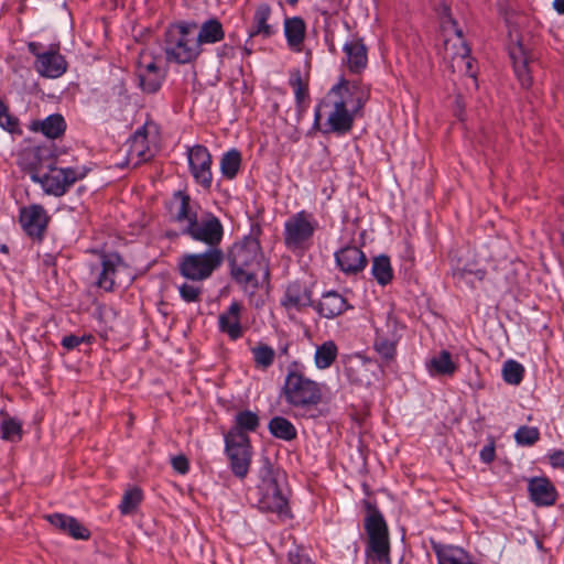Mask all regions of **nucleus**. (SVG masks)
Returning a JSON list of instances; mask_svg holds the SVG:
<instances>
[{"label": "nucleus", "mask_w": 564, "mask_h": 564, "mask_svg": "<svg viewBox=\"0 0 564 564\" xmlns=\"http://www.w3.org/2000/svg\"><path fill=\"white\" fill-rule=\"evenodd\" d=\"M48 171L50 173L43 175L33 173L31 180L39 183L46 194L61 197L66 194L77 181L83 180L89 170L85 166L56 167L54 165L53 169Z\"/></svg>", "instance_id": "nucleus-8"}, {"label": "nucleus", "mask_w": 564, "mask_h": 564, "mask_svg": "<svg viewBox=\"0 0 564 564\" xmlns=\"http://www.w3.org/2000/svg\"><path fill=\"white\" fill-rule=\"evenodd\" d=\"M0 128L13 137L23 134L20 119L11 112L9 105L2 98H0Z\"/></svg>", "instance_id": "nucleus-37"}, {"label": "nucleus", "mask_w": 564, "mask_h": 564, "mask_svg": "<svg viewBox=\"0 0 564 564\" xmlns=\"http://www.w3.org/2000/svg\"><path fill=\"white\" fill-rule=\"evenodd\" d=\"M0 434L1 438L4 441L18 442L22 436V425L18 420L7 417L1 423Z\"/></svg>", "instance_id": "nucleus-47"}, {"label": "nucleus", "mask_w": 564, "mask_h": 564, "mask_svg": "<svg viewBox=\"0 0 564 564\" xmlns=\"http://www.w3.org/2000/svg\"><path fill=\"white\" fill-rule=\"evenodd\" d=\"M285 400L301 411L302 416H314L317 404V383L306 378L296 364L290 367L283 386Z\"/></svg>", "instance_id": "nucleus-4"}, {"label": "nucleus", "mask_w": 564, "mask_h": 564, "mask_svg": "<svg viewBox=\"0 0 564 564\" xmlns=\"http://www.w3.org/2000/svg\"><path fill=\"white\" fill-rule=\"evenodd\" d=\"M496 457V448L494 442L485 445L479 452V458L485 464H490Z\"/></svg>", "instance_id": "nucleus-52"}, {"label": "nucleus", "mask_w": 564, "mask_h": 564, "mask_svg": "<svg viewBox=\"0 0 564 564\" xmlns=\"http://www.w3.org/2000/svg\"><path fill=\"white\" fill-rule=\"evenodd\" d=\"M271 14V9L268 4H260L253 15V29L249 32V36L253 37L259 34L270 36L273 34L271 25L268 24V20Z\"/></svg>", "instance_id": "nucleus-38"}, {"label": "nucleus", "mask_w": 564, "mask_h": 564, "mask_svg": "<svg viewBox=\"0 0 564 564\" xmlns=\"http://www.w3.org/2000/svg\"><path fill=\"white\" fill-rule=\"evenodd\" d=\"M364 505L367 511L364 527L368 535L366 554L379 564H391L389 529L383 514L375 503L365 500Z\"/></svg>", "instance_id": "nucleus-3"}, {"label": "nucleus", "mask_w": 564, "mask_h": 564, "mask_svg": "<svg viewBox=\"0 0 564 564\" xmlns=\"http://www.w3.org/2000/svg\"><path fill=\"white\" fill-rule=\"evenodd\" d=\"M315 218L312 213L301 210L284 223L283 241L288 249L303 251L313 245Z\"/></svg>", "instance_id": "nucleus-7"}, {"label": "nucleus", "mask_w": 564, "mask_h": 564, "mask_svg": "<svg viewBox=\"0 0 564 564\" xmlns=\"http://www.w3.org/2000/svg\"><path fill=\"white\" fill-rule=\"evenodd\" d=\"M317 127V107L314 109V121H313V128Z\"/></svg>", "instance_id": "nucleus-60"}, {"label": "nucleus", "mask_w": 564, "mask_h": 564, "mask_svg": "<svg viewBox=\"0 0 564 564\" xmlns=\"http://www.w3.org/2000/svg\"><path fill=\"white\" fill-rule=\"evenodd\" d=\"M224 262L220 248H208L204 252L184 253L177 264L180 274L192 282H202L213 275Z\"/></svg>", "instance_id": "nucleus-6"}, {"label": "nucleus", "mask_w": 564, "mask_h": 564, "mask_svg": "<svg viewBox=\"0 0 564 564\" xmlns=\"http://www.w3.org/2000/svg\"><path fill=\"white\" fill-rule=\"evenodd\" d=\"M224 441L225 453L232 474L243 479L248 475L251 465L252 449L250 437L235 432L226 433Z\"/></svg>", "instance_id": "nucleus-9"}, {"label": "nucleus", "mask_w": 564, "mask_h": 564, "mask_svg": "<svg viewBox=\"0 0 564 564\" xmlns=\"http://www.w3.org/2000/svg\"><path fill=\"white\" fill-rule=\"evenodd\" d=\"M549 463L553 468H562L564 469V452L563 451H553L547 455Z\"/></svg>", "instance_id": "nucleus-54"}, {"label": "nucleus", "mask_w": 564, "mask_h": 564, "mask_svg": "<svg viewBox=\"0 0 564 564\" xmlns=\"http://www.w3.org/2000/svg\"><path fill=\"white\" fill-rule=\"evenodd\" d=\"M79 338H83V344H91V341L94 340L93 335H83L79 336Z\"/></svg>", "instance_id": "nucleus-58"}, {"label": "nucleus", "mask_w": 564, "mask_h": 564, "mask_svg": "<svg viewBox=\"0 0 564 564\" xmlns=\"http://www.w3.org/2000/svg\"><path fill=\"white\" fill-rule=\"evenodd\" d=\"M371 274L381 286L388 285L393 279V269L390 258L387 254H379L373 258Z\"/></svg>", "instance_id": "nucleus-32"}, {"label": "nucleus", "mask_w": 564, "mask_h": 564, "mask_svg": "<svg viewBox=\"0 0 564 564\" xmlns=\"http://www.w3.org/2000/svg\"><path fill=\"white\" fill-rule=\"evenodd\" d=\"M251 352L257 368L265 370L273 365L275 351L269 345L259 343L251 348Z\"/></svg>", "instance_id": "nucleus-43"}, {"label": "nucleus", "mask_w": 564, "mask_h": 564, "mask_svg": "<svg viewBox=\"0 0 564 564\" xmlns=\"http://www.w3.org/2000/svg\"><path fill=\"white\" fill-rule=\"evenodd\" d=\"M181 299L186 303H198L202 300L203 286L198 282H184L178 288Z\"/></svg>", "instance_id": "nucleus-48"}, {"label": "nucleus", "mask_w": 564, "mask_h": 564, "mask_svg": "<svg viewBox=\"0 0 564 564\" xmlns=\"http://www.w3.org/2000/svg\"><path fill=\"white\" fill-rule=\"evenodd\" d=\"M50 217L42 205L33 204L20 209L19 221L24 232L37 240H42Z\"/></svg>", "instance_id": "nucleus-14"}, {"label": "nucleus", "mask_w": 564, "mask_h": 564, "mask_svg": "<svg viewBox=\"0 0 564 564\" xmlns=\"http://www.w3.org/2000/svg\"><path fill=\"white\" fill-rule=\"evenodd\" d=\"M284 33L291 48L299 50L305 36V23L301 18L294 17L284 22Z\"/></svg>", "instance_id": "nucleus-35"}, {"label": "nucleus", "mask_w": 564, "mask_h": 564, "mask_svg": "<svg viewBox=\"0 0 564 564\" xmlns=\"http://www.w3.org/2000/svg\"><path fill=\"white\" fill-rule=\"evenodd\" d=\"M187 160L191 174L204 189H209L213 183L212 155L204 145L196 144L188 149Z\"/></svg>", "instance_id": "nucleus-12"}, {"label": "nucleus", "mask_w": 564, "mask_h": 564, "mask_svg": "<svg viewBox=\"0 0 564 564\" xmlns=\"http://www.w3.org/2000/svg\"><path fill=\"white\" fill-rule=\"evenodd\" d=\"M324 193L326 194L327 198H330L332 193H327V189H324Z\"/></svg>", "instance_id": "nucleus-63"}, {"label": "nucleus", "mask_w": 564, "mask_h": 564, "mask_svg": "<svg viewBox=\"0 0 564 564\" xmlns=\"http://www.w3.org/2000/svg\"><path fill=\"white\" fill-rule=\"evenodd\" d=\"M352 96L349 82L344 77L328 90L323 100L324 107L330 109L325 132L344 135L352 129L355 115L361 107L360 99L354 105Z\"/></svg>", "instance_id": "nucleus-2"}, {"label": "nucleus", "mask_w": 564, "mask_h": 564, "mask_svg": "<svg viewBox=\"0 0 564 564\" xmlns=\"http://www.w3.org/2000/svg\"><path fill=\"white\" fill-rule=\"evenodd\" d=\"M260 425L259 415L250 410L239 411L235 416V425L227 433L248 435L256 432Z\"/></svg>", "instance_id": "nucleus-33"}, {"label": "nucleus", "mask_w": 564, "mask_h": 564, "mask_svg": "<svg viewBox=\"0 0 564 564\" xmlns=\"http://www.w3.org/2000/svg\"><path fill=\"white\" fill-rule=\"evenodd\" d=\"M29 129L33 132H41L48 139H57L66 130V121L61 113H53L43 120L31 121Z\"/></svg>", "instance_id": "nucleus-28"}, {"label": "nucleus", "mask_w": 564, "mask_h": 564, "mask_svg": "<svg viewBox=\"0 0 564 564\" xmlns=\"http://www.w3.org/2000/svg\"><path fill=\"white\" fill-rule=\"evenodd\" d=\"M325 43L328 45V48H329L330 52H335V45L330 41L329 34L327 32L325 34Z\"/></svg>", "instance_id": "nucleus-57"}, {"label": "nucleus", "mask_w": 564, "mask_h": 564, "mask_svg": "<svg viewBox=\"0 0 564 564\" xmlns=\"http://www.w3.org/2000/svg\"><path fill=\"white\" fill-rule=\"evenodd\" d=\"M163 51L166 61L176 64L192 63L202 53L192 37L191 24L184 22L171 25L165 31Z\"/></svg>", "instance_id": "nucleus-5"}, {"label": "nucleus", "mask_w": 564, "mask_h": 564, "mask_svg": "<svg viewBox=\"0 0 564 564\" xmlns=\"http://www.w3.org/2000/svg\"><path fill=\"white\" fill-rule=\"evenodd\" d=\"M241 164V154L238 150L231 149L228 152L224 153L220 160V171L221 174L228 178L232 180L239 172Z\"/></svg>", "instance_id": "nucleus-42"}, {"label": "nucleus", "mask_w": 564, "mask_h": 564, "mask_svg": "<svg viewBox=\"0 0 564 564\" xmlns=\"http://www.w3.org/2000/svg\"><path fill=\"white\" fill-rule=\"evenodd\" d=\"M540 438V431L535 426H520L514 433V440L518 445L532 446Z\"/></svg>", "instance_id": "nucleus-49"}, {"label": "nucleus", "mask_w": 564, "mask_h": 564, "mask_svg": "<svg viewBox=\"0 0 564 564\" xmlns=\"http://www.w3.org/2000/svg\"><path fill=\"white\" fill-rule=\"evenodd\" d=\"M80 344H83V338H79V336L74 335V334L64 336L61 341V345L66 350H73V349L79 347Z\"/></svg>", "instance_id": "nucleus-53"}, {"label": "nucleus", "mask_w": 564, "mask_h": 564, "mask_svg": "<svg viewBox=\"0 0 564 564\" xmlns=\"http://www.w3.org/2000/svg\"><path fill=\"white\" fill-rule=\"evenodd\" d=\"M346 310V300L337 292L329 291L319 299V316L333 318Z\"/></svg>", "instance_id": "nucleus-31"}, {"label": "nucleus", "mask_w": 564, "mask_h": 564, "mask_svg": "<svg viewBox=\"0 0 564 564\" xmlns=\"http://www.w3.org/2000/svg\"><path fill=\"white\" fill-rule=\"evenodd\" d=\"M165 78V74L156 66L154 62L140 66L138 70L139 86L145 94H155L160 90Z\"/></svg>", "instance_id": "nucleus-27"}, {"label": "nucleus", "mask_w": 564, "mask_h": 564, "mask_svg": "<svg viewBox=\"0 0 564 564\" xmlns=\"http://www.w3.org/2000/svg\"><path fill=\"white\" fill-rule=\"evenodd\" d=\"M241 305L234 301L227 311L221 313L218 317V325L221 333L228 335L231 340L239 339L242 334V326L240 323Z\"/></svg>", "instance_id": "nucleus-25"}, {"label": "nucleus", "mask_w": 564, "mask_h": 564, "mask_svg": "<svg viewBox=\"0 0 564 564\" xmlns=\"http://www.w3.org/2000/svg\"><path fill=\"white\" fill-rule=\"evenodd\" d=\"M289 84L293 88L297 106L305 107L308 100V82L302 76L300 69L291 72Z\"/></svg>", "instance_id": "nucleus-39"}, {"label": "nucleus", "mask_w": 564, "mask_h": 564, "mask_svg": "<svg viewBox=\"0 0 564 564\" xmlns=\"http://www.w3.org/2000/svg\"><path fill=\"white\" fill-rule=\"evenodd\" d=\"M228 50H231L230 46H228L227 44H225L223 47H221V51L219 52V55L220 56H224V55H227V51Z\"/></svg>", "instance_id": "nucleus-59"}, {"label": "nucleus", "mask_w": 564, "mask_h": 564, "mask_svg": "<svg viewBox=\"0 0 564 564\" xmlns=\"http://www.w3.org/2000/svg\"><path fill=\"white\" fill-rule=\"evenodd\" d=\"M225 31L221 22L216 18H210L202 23L197 37L195 39L198 47L204 44H215L223 41Z\"/></svg>", "instance_id": "nucleus-30"}, {"label": "nucleus", "mask_w": 564, "mask_h": 564, "mask_svg": "<svg viewBox=\"0 0 564 564\" xmlns=\"http://www.w3.org/2000/svg\"><path fill=\"white\" fill-rule=\"evenodd\" d=\"M441 23L444 30H453L459 40H463V31L457 26L456 20L451 14L448 7H443L441 12Z\"/></svg>", "instance_id": "nucleus-50"}, {"label": "nucleus", "mask_w": 564, "mask_h": 564, "mask_svg": "<svg viewBox=\"0 0 564 564\" xmlns=\"http://www.w3.org/2000/svg\"><path fill=\"white\" fill-rule=\"evenodd\" d=\"M171 463L173 469L181 475H185L189 469L188 459L184 455L174 456Z\"/></svg>", "instance_id": "nucleus-51"}, {"label": "nucleus", "mask_w": 564, "mask_h": 564, "mask_svg": "<svg viewBox=\"0 0 564 564\" xmlns=\"http://www.w3.org/2000/svg\"><path fill=\"white\" fill-rule=\"evenodd\" d=\"M196 207L191 196L183 191H176L169 203L172 220L182 225V228L198 217Z\"/></svg>", "instance_id": "nucleus-19"}, {"label": "nucleus", "mask_w": 564, "mask_h": 564, "mask_svg": "<svg viewBox=\"0 0 564 564\" xmlns=\"http://www.w3.org/2000/svg\"><path fill=\"white\" fill-rule=\"evenodd\" d=\"M524 377V367L517 360L508 359L502 366V378L505 382L519 386Z\"/></svg>", "instance_id": "nucleus-44"}, {"label": "nucleus", "mask_w": 564, "mask_h": 564, "mask_svg": "<svg viewBox=\"0 0 564 564\" xmlns=\"http://www.w3.org/2000/svg\"><path fill=\"white\" fill-rule=\"evenodd\" d=\"M486 276L485 269H473L469 267L456 268L453 270V278L457 283H465L470 289H474L476 282H481Z\"/></svg>", "instance_id": "nucleus-41"}, {"label": "nucleus", "mask_w": 564, "mask_h": 564, "mask_svg": "<svg viewBox=\"0 0 564 564\" xmlns=\"http://www.w3.org/2000/svg\"><path fill=\"white\" fill-rule=\"evenodd\" d=\"M46 520L76 540H88L90 536L89 530L84 527L76 518L64 513H52L46 516Z\"/></svg>", "instance_id": "nucleus-24"}, {"label": "nucleus", "mask_w": 564, "mask_h": 564, "mask_svg": "<svg viewBox=\"0 0 564 564\" xmlns=\"http://www.w3.org/2000/svg\"><path fill=\"white\" fill-rule=\"evenodd\" d=\"M469 53H470V50L469 47L463 42L462 43V52L458 54L457 58L459 59V62L464 63L467 70H469L471 68V58L469 56Z\"/></svg>", "instance_id": "nucleus-55"}, {"label": "nucleus", "mask_w": 564, "mask_h": 564, "mask_svg": "<svg viewBox=\"0 0 564 564\" xmlns=\"http://www.w3.org/2000/svg\"><path fill=\"white\" fill-rule=\"evenodd\" d=\"M101 270L96 284L106 292H112L117 286V280L122 270L127 269L120 254L117 252L102 253L100 256Z\"/></svg>", "instance_id": "nucleus-16"}, {"label": "nucleus", "mask_w": 564, "mask_h": 564, "mask_svg": "<svg viewBox=\"0 0 564 564\" xmlns=\"http://www.w3.org/2000/svg\"><path fill=\"white\" fill-rule=\"evenodd\" d=\"M22 156L32 175L33 173L40 174L45 169H53L57 155L53 144H42L24 150Z\"/></svg>", "instance_id": "nucleus-20"}, {"label": "nucleus", "mask_w": 564, "mask_h": 564, "mask_svg": "<svg viewBox=\"0 0 564 564\" xmlns=\"http://www.w3.org/2000/svg\"><path fill=\"white\" fill-rule=\"evenodd\" d=\"M268 429L274 437L283 441H291L296 437L295 426L282 416L272 417L269 422Z\"/></svg>", "instance_id": "nucleus-40"}, {"label": "nucleus", "mask_w": 564, "mask_h": 564, "mask_svg": "<svg viewBox=\"0 0 564 564\" xmlns=\"http://www.w3.org/2000/svg\"><path fill=\"white\" fill-rule=\"evenodd\" d=\"M130 155H135L139 162H145L152 153L148 147V135L144 128L138 129L130 139Z\"/></svg>", "instance_id": "nucleus-36"}, {"label": "nucleus", "mask_w": 564, "mask_h": 564, "mask_svg": "<svg viewBox=\"0 0 564 564\" xmlns=\"http://www.w3.org/2000/svg\"><path fill=\"white\" fill-rule=\"evenodd\" d=\"M0 250H1V252L7 253V252L9 251V248H8V246L2 245V246H1V248H0Z\"/></svg>", "instance_id": "nucleus-61"}, {"label": "nucleus", "mask_w": 564, "mask_h": 564, "mask_svg": "<svg viewBox=\"0 0 564 564\" xmlns=\"http://www.w3.org/2000/svg\"><path fill=\"white\" fill-rule=\"evenodd\" d=\"M258 508L262 512L275 513L281 520L292 517L288 497L282 486L259 490Z\"/></svg>", "instance_id": "nucleus-15"}, {"label": "nucleus", "mask_w": 564, "mask_h": 564, "mask_svg": "<svg viewBox=\"0 0 564 564\" xmlns=\"http://www.w3.org/2000/svg\"><path fill=\"white\" fill-rule=\"evenodd\" d=\"M41 48V43H28L29 52L35 57V70L45 78H58L64 75L67 72L68 64L58 52V46L51 45L45 52H42Z\"/></svg>", "instance_id": "nucleus-11"}, {"label": "nucleus", "mask_w": 564, "mask_h": 564, "mask_svg": "<svg viewBox=\"0 0 564 564\" xmlns=\"http://www.w3.org/2000/svg\"><path fill=\"white\" fill-rule=\"evenodd\" d=\"M313 291L311 288L300 282H293L288 285L282 299L281 305L288 311H301L313 306Z\"/></svg>", "instance_id": "nucleus-22"}, {"label": "nucleus", "mask_w": 564, "mask_h": 564, "mask_svg": "<svg viewBox=\"0 0 564 564\" xmlns=\"http://www.w3.org/2000/svg\"><path fill=\"white\" fill-rule=\"evenodd\" d=\"M243 50L248 55H250L252 52L251 48H249L247 45H245Z\"/></svg>", "instance_id": "nucleus-62"}, {"label": "nucleus", "mask_w": 564, "mask_h": 564, "mask_svg": "<svg viewBox=\"0 0 564 564\" xmlns=\"http://www.w3.org/2000/svg\"><path fill=\"white\" fill-rule=\"evenodd\" d=\"M509 56L512 61L514 74L523 88H529L532 84L530 64L533 57L523 44L517 40L509 46Z\"/></svg>", "instance_id": "nucleus-18"}, {"label": "nucleus", "mask_w": 564, "mask_h": 564, "mask_svg": "<svg viewBox=\"0 0 564 564\" xmlns=\"http://www.w3.org/2000/svg\"><path fill=\"white\" fill-rule=\"evenodd\" d=\"M437 564H475L471 556L462 547L432 542Z\"/></svg>", "instance_id": "nucleus-26"}, {"label": "nucleus", "mask_w": 564, "mask_h": 564, "mask_svg": "<svg viewBox=\"0 0 564 564\" xmlns=\"http://www.w3.org/2000/svg\"><path fill=\"white\" fill-rule=\"evenodd\" d=\"M528 494L531 502L536 507H551L558 497L552 481L545 476H534L528 479Z\"/></svg>", "instance_id": "nucleus-17"}, {"label": "nucleus", "mask_w": 564, "mask_h": 564, "mask_svg": "<svg viewBox=\"0 0 564 564\" xmlns=\"http://www.w3.org/2000/svg\"><path fill=\"white\" fill-rule=\"evenodd\" d=\"M335 260L340 271L346 274L361 272L368 262L362 249L355 246H346L338 249L335 252Z\"/></svg>", "instance_id": "nucleus-21"}, {"label": "nucleus", "mask_w": 564, "mask_h": 564, "mask_svg": "<svg viewBox=\"0 0 564 564\" xmlns=\"http://www.w3.org/2000/svg\"><path fill=\"white\" fill-rule=\"evenodd\" d=\"M397 330L398 323L391 316L387 317L384 327H376L373 349L386 362L397 356V346L401 338Z\"/></svg>", "instance_id": "nucleus-13"}, {"label": "nucleus", "mask_w": 564, "mask_h": 564, "mask_svg": "<svg viewBox=\"0 0 564 564\" xmlns=\"http://www.w3.org/2000/svg\"><path fill=\"white\" fill-rule=\"evenodd\" d=\"M338 356L337 345L333 340L324 341L318 348V367L319 369L329 368Z\"/></svg>", "instance_id": "nucleus-46"}, {"label": "nucleus", "mask_w": 564, "mask_h": 564, "mask_svg": "<svg viewBox=\"0 0 564 564\" xmlns=\"http://www.w3.org/2000/svg\"><path fill=\"white\" fill-rule=\"evenodd\" d=\"M343 51L350 73L360 74L367 67L368 54L362 39L345 42Z\"/></svg>", "instance_id": "nucleus-23"}, {"label": "nucleus", "mask_w": 564, "mask_h": 564, "mask_svg": "<svg viewBox=\"0 0 564 564\" xmlns=\"http://www.w3.org/2000/svg\"><path fill=\"white\" fill-rule=\"evenodd\" d=\"M553 8L558 14H564V0H554Z\"/></svg>", "instance_id": "nucleus-56"}, {"label": "nucleus", "mask_w": 564, "mask_h": 564, "mask_svg": "<svg viewBox=\"0 0 564 564\" xmlns=\"http://www.w3.org/2000/svg\"><path fill=\"white\" fill-rule=\"evenodd\" d=\"M142 490L138 487L128 489L121 499L119 510L122 514L132 513L142 501Z\"/></svg>", "instance_id": "nucleus-45"}, {"label": "nucleus", "mask_w": 564, "mask_h": 564, "mask_svg": "<svg viewBox=\"0 0 564 564\" xmlns=\"http://www.w3.org/2000/svg\"><path fill=\"white\" fill-rule=\"evenodd\" d=\"M260 229H252L249 236L234 243L228 253L230 272L234 280L251 293L259 288L258 273L262 272L263 282L269 284V262L261 252L258 235Z\"/></svg>", "instance_id": "nucleus-1"}, {"label": "nucleus", "mask_w": 564, "mask_h": 564, "mask_svg": "<svg viewBox=\"0 0 564 564\" xmlns=\"http://www.w3.org/2000/svg\"><path fill=\"white\" fill-rule=\"evenodd\" d=\"M181 232L208 248H219L224 237V227L217 216L206 213L191 221L188 226H184Z\"/></svg>", "instance_id": "nucleus-10"}, {"label": "nucleus", "mask_w": 564, "mask_h": 564, "mask_svg": "<svg viewBox=\"0 0 564 564\" xmlns=\"http://www.w3.org/2000/svg\"><path fill=\"white\" fill-rule=\"evenodd\" d=\"M288 2H289L290 4H295V3L297 2V0H288Z\"/></svg>", "instance_id": "nucleus-64"}, {"label": "nucleus", "mask_w": 564, "mask_h": 564, "mask_svg": "<svg viewBox=\"0 0 564 564\" xmlns=\"http://www.w3.org/2000/svg\"><path fill=\"white\" fill-rule=\"evenodd\" d=\"M260 485L258 490L282 486L285 475L270 463L267 458L259 470Z\"/></svg>", "instance_id": "nucleus-34"}, {"label": "nucleus", "mask_w": 564, "mask_h": 564, "mask_svg": "<svg viewBox=\"0 0 564 564\" xmlns=\"http://www.w3.org/2000/svg\"><path fill=\"white\" fill-rule=\"evenodd\" d=\"M425 368L431 377H452L457 370L452 354L445 349L427 359L425 361Z\"/></svg>", "instance_id": "nucleus-29"}]
</instances>
